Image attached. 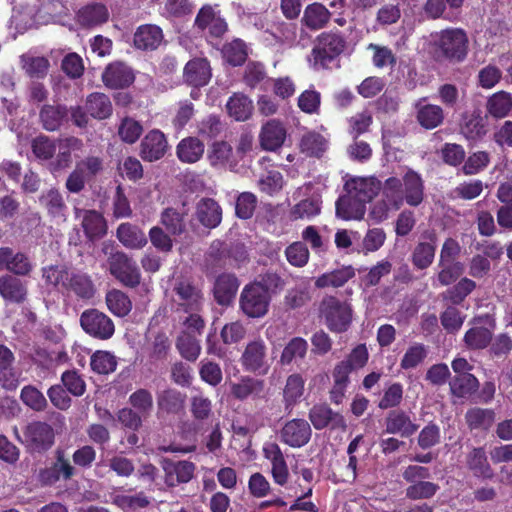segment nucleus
Returning <instances> with one entry per match:
<instances>
[{
  "label": "nucleus",
  "instance_id": "64",
  "mask_svg": "<svg viewBox=\"0 0 512 512\" xmlns=\"http://www.w3.org/2000/svg\"><path fill=\"white\" fill-rule=\"evenodd\" d=\"M257 198L251 192L241 193L236 200V215L242 219H248L256 208Z\"/></svg>",
  "mask_w": 512,
  "mask_h": 512
},
{
  "label": "nucleus",
  "instance_id": "37",
  "mask_svg": "<svg viewBox=\"0 0 512 512\" xmlns=\"http://www.w3.org/2000/svg\"><path fill=\"white\" fill-rule=\"evenodd\" d=\"M486 110L494 118H505L512 110V95L506 91L492 94L487 99Z\"/></svg>",
  "mask_w": 512,
  "mask_h": 512
},
{
  "label": "nucleus",
  "instance_id": "33",
  "mask_svg": "<svg viewBox=\"0 0 512 512\" xmlns=\"http://www.w3.org/2000/svg\"><path fill=\"white\" fill-rule=\"evenodd\" d=\"M305 392V379L299 373L289 375L283 388V402L285 407L291 408L302 399Z\"/></svg>",
  "mask_w": 512,
  "mask_h": 512
},
{
  "label": "nucleus",
  "instance_id": "56",
  "mask_svg": "<svg viewBox=\"0 0 512 512\" xmlns=\"http://www.w3.org/2000/svg\"><path fill=\"white\" fill-rule=\"evenodd\" d=\"M440 271L438 272L436 282L441 286H447L453 283L461 276L464 271L462 263L439 262Z\"/></svg>",
  "mask_w": 512,
  "mask_h": 512
},
{
  "label": "nucleus",
  "instance_id": "9",
  "mask_svg": "<svg viewBox=\"0 0 512 512\" xmlns=\"http://www.w3.org/2000/svg\"><path fill=\"white\" fill-rule=\"evenodd\" d=\"M345 48V40L339 33L324 32L317 37V45L312 51L314 65L323 67L340 55Z\"/></svg>",
  "mask_w": 512,
  "mask_h": 512
},
{
  "label": "nucleus",
  "instance_id": "54",
  "mask_svg": "<svg viewBox=\"0 0 512 512\" xmlns=\"http://www.w3.org/2000/svg\"><path fill=\"white\" fill-rule=\"evenodd\" d=\"M160 222L172 235H180L185 230L183 216L173 208H166L161 213Z\"/></svg>",
  "mask_w": 512,
  "mask_h": 512
},
{
  "label": "nucleus",
  "instance_id": "50",
  "mask_svg": "<svg viewBox=\"0 0 512 512\" xmlns=\"http://www.w3.org/2000/svg\"><path fill=\"white\" fill-rule=\"evenodd\" d=\"M66 287L70 288L81 298H91L94 295V286L87 275L70 274Z\"/></svg>",
  "mask_w": 512,
  "mask_h": 512
},
{
  "label": "nucleus",
  "instance_id": "59",
  "mask_svg": "<svg viewBox=\"0 0 512 512\" xmlns=\"http://www.w3.org/2000/svg\"><path fill=\"white\" fill-rule=\"evenodd\" d=\"M142 132L143 128L141 124L132 118L123 119L118 128V134L121 140L128 144L135 143L141 136Z\"/></svg>",
  "mask_w": 512,
  "mask_h": 512
},
{
  "label": "nucleus",
  "instance_id": "1",
  "mask_svg": "<svg viewBox=\"0 0 512 512\" xmlns=\"http://www.w3.org/2000/svg\"><path fill=\"white\" fill-rule=\"evenodd\" d=\"M383 194L386 200L374 205L371 214L381 221L389 210H397L403 200L410 206H418L423 201L424 185L420 175L412 170L405 173L403 184L400 179L391 177L385 181Z\"/></svg>",
  "mask_w": 512,
  "mask_h": 512
},
{
  "label": "nucleus",
  "instance_id": "43",
  "mask_svg": "<svg viewBox=\"0 0 512 512\" xmlns=\"http://www.w3.org/2000/svg\"><path fill=\"white\" fill-rule=\"evenodd\" d=\"M232 147L224 142H214L208 149L207 159L212 167L225 168L232 158Z\"/></svg>",
  "mask_w": 512,
  "mask_h": 512
},
{
  "label": "nucleus",
  "instance_id": "20",
  "mask_svg": "<svg viewBox=\"0 0 512 512\" xmlns=\"http://www.w3.org/2000/svg\"><path fill=\"white\" fill-rule=\"evenodd\" d=\"M195 468L194 463L189 461H166L163 465L165 483L169 487H175L178 484L187 483L193 478Z\"/></svg>",
  "mask_w": 512,
  "mask_h": 512
},
{
  "label": "nucleus",
  "instance_id": "17",
  "mask_svg": "<svg viewBox=\"0 0 512 512\" xmlns=\"http://www.w3.org/2000/svg\"><path fill=\"white\" fill-rule=\"evenodd\" d=\"M167 149L165 135L160 130H151L141 142L140 155L144 160L152 162L162 158Z\"/></svg>",
  "mask_w": 512,
  "mask_h": 512
},
{
  "label": "nucleus",
  "instance_id": "35",
  "mask_svg": "<svg viewBox=\"0 0 512 512\" xmlns=\"http://www.w3.org/2000/svg\"><path fill=\"white\" fill-rule=\"evenodd\" d=\"M40 204L44 206L49 215L58 221H66L67 206L61 193L56 189H50L39 198Z\"/></svg>",
  "mask_w": 512,
  "mask_h": 512
},
{
  "label": "nucleus",
  "instance_id": "34",
  "mask_svg": "<svg viewBox=\"0 0 512 512\" xmlns=\"http://www.w3.org/2000/svg\"><path fill=\"white\" fill-rule=\"evenodd\" d=\"M226 108L229 116L236 121L248 120L254 110L252 100L242 93H234L227 101Z\"/></svg>",
  "mask_w": 512,
  "mask_h": 512
},
{
  "label": "nucleus",
  "instance_id": "42",
  "mask_svg": "<svg viewBox=\"0 0 512 512\" xmlns=\"http://www.w3.org/2000/svg\"><path fill=\"white\" fill-rule=\"evenodd\" d=\"M417 107V119L421 126L426 129H433L443 121V110L441 107L432 104L421 105L419 101Z\"/></svg>",
  "mask_w": 512,
  "mask_h": 512
},
{
  "label": "nucleus",
  "instance_id": "48",
  "mask_svg": "<svg viewBox=\"0 0 512 512\" xmlns=\"http://www.w3.org/2000/svg\"><path fill=\"white\" fill-rule=\"evenodd\" d=\"M65 116L66 110L61 106L46 105L40 112L43 127L48 131L57 130Z\"/></svg>",
  "mask_w": 512,
  "mask_h": 512
},
{
  "label": "nucleus",
  "instance_id": "19",
  "mask_svg": "<svg viewBox=\"0 0 512 512\" xmlns=\"http://www.w3.org/2000/svg\"><path fill=\"white\" fill-rule=\"evenodd\" d=\"M476 321L477 323L484 321L487 326L475 325L470 328L464 335V342L470 349H483L492 339L494 324L489 316L478 318Z\"/></svg>",
  "mask_w": 512,
  "mask_h": 512
},
{
  "label": "nucleus",
  "instance_id": "47",
  "mask_svg": "<svg viewBox=\"0 0 512 512\" xmlns=\"http://www.w3.org/2000/svg\"><path fill=\"white\" fill-rule=\"evenodd\" d=\"M92 370L98 374H109L115 371L116 357L108 351H96L90 360Z\"/></svg>",
  "mask_w": 512,
  "mask_h": 512
},
{
  "label": "nucleus",
  "instance_id": "8",
  "mask_svg": "<svg viewBox=\"0 0 512 512\" xmlns=\"http://www.w3.org/2000/svg\"><path fill=\"white\" fill-rule=\"evenodd\" d=\"M110 273L123 285L135 287L140 283V270L134 260L123 252H116L108 259Z\"/></svg>",
  "mask_w": 512,
  "mask_h": 512
},
{
  "label": "nucleus",
  "instance_id": "24",
  "mask_svg": "<svg viewBox=\"0 0 512 512\" xmlns=\"http://www.w3.org/2000/svg\"><path fill=\"white\" fill-rule=\"evenodd\" d=\"M162 29L154 24H145L137 28L134 34V45L142 50L157 49L163 42Z\"/></svg>",
  "mask_w": 512,
  "mask_h": 512
},
{
  "label": "nucleus",
  "instance_id": "21",
  "mask_svg": "<svg viewBox=\"0 0 512 512\" xmlns=\"http://www.w3.org/2000/svg\"><path fill=\"white\" fill-rule=\"evenodd\" d=\"M75 214L77 218H82V228L90 240L101 238L107 233V223L99 212L75 208Z\"/></svg>",
  "mask_w": 512,
  "mask_h": 512
},
{
  "label": "nucleus",
  "instance_id": "49",
  "mask_svg": "<svg viewBox=\"0 0 512 512\" xmlns=\"http://www.w3.org/2000/svg\"><path fill=\"white\" fill-rule=\"evenodd\" d=\"M308 344L306 340L295 337L284 347L280 362L284 365L290 364L296 359H302L307 353Z\"/></svg>",
  "mask_w": 512,
  "mask_h": 512
},
{
  "label": "nucleus",
  "instance_id": "41",
  "mask_svg": "<svg viewBox=\"0 0 512 512\" xmlns=\"http://www.w3.org/2000/svg\"><path fill=\"white\" fill-rule=\"evenodd\" d=\"M109 19V12L102 4H93L83 7L78 12V21L84 26H96Z\"/></svg>",
  "mask_w": 512,
  "mask_h": 512
},
{
  "label": "nucleus",
  "instance_id": "45",
  "mask_svg": "<svg viewBox=\"0 0 512 512\" xmlns=\"http://www.w3.org/2000/svg\"><path fill=\"white\" fill-rule=\"evenodd\" d=\"M478 387L479 382L477 378L470 373L457 375L450 382L451 392L457 397H467L474 393Z\"/></svg>",
  "mask_w": 512,
  "mask_h": 512
},
{
  "label": "nucleus",
  "instance_id": "15",
  "mask_svg": "<svg viewBox=\"0 0 512 512\" xmlns=\"http://www.w3.org/2000/svg\"><path fill=\"white\" fill-rule=\"evenodd\" d=\"M30 258L9 247L0 248V271H9L15 275L26 276L33 270Z\"/></svg>",
  "mask_w": 512,
  "mask_h": 512
},
{
  "label": "nucleus",
  "instance_id": "16",
  "mask_svg": "<svg viewBox=\"0 0 512 512\" xmlns=\"http://www.w3.org/2000/svg\"><path fill=\"white\" fill-rule=\"evenodd\" d=\"M174 301L185 311H199L203 296L196 287L192 286L188 281H179L174 287Z\"/></svg>",
  "mask_w": 512,
  "mask_h": 512
},
{
  "label": "nucleus",
  "instance_id": "44",
  "mask_svg": "<svg viewBox=\"0 0 512 512\" xmlns=\"http://www.w3.org/2000/svg\"><path fill=\"white\" fill-rule=\"evenodd\" d=\"M106 304L111 313L118 317H124L132 309L129 297L120 290H111L106 295Z\"/></svg>",
  "mask_w": 512,
  "mask_h": 512
},
{
  "label": "nucleus",
  "instance_id": "3",
  "mask_svg": "<svg viewBox=\"0 0 512 512\" xmlns=\"http://www.w3.org/2000/svg\"><path fill=\"white\" fill-rule=\"evenodd\" d=\"M271 295L268 288L259 281L244 286L240 294L239 306L249 318H262L269 310Z\"/></svg>",
  "mask_w": 512,
  "mask_h": 512
},
{
  "label": "nucleus",
  "instance_id": "13",
  "mask_svg": "<svg viewBox=\"0 0 512 512\" xmlns=\"http://www.w3.org/2000/svg\"><path fill=\"white\" fill-rule=\"evenodd\" d=\"M344 189L346 193L363 203L369 202L379 191L380 182L375 177L347 175Z\"/></svg>",
  "mask_w": 512,
  "mask_h": 512
},
{
  "label": "nucleus",
  "instance_id": "40",
  "mask_svg": "<svg viewBox=\"0 0 512 512\" xmlns=\"http://www.w3.org/2000/svg\"><path fill=\"white\" fill-rule=\"evenodd\" d=\"M354 275H355V272L351 266L342 267L338 270H335V271H332L329 273H325V274L319 276L315 281V285L317 288L341 287L348 280L353 278Z\"/></svg>",
  "mask_w": 512,
  "mask_h": 512
},
{
  "label": "nucleus",
  "instance_id": "14",
  "mask_svg": "<svg viewBox=\"0 0 512 512\" xmlns=\"http://www.w3.org/2000/svg\"><path fill=\"white\" fill-rule=\"evenodd\" d=\"M311 433V427L306 420L292 419L282 427L280 439L290 447L300 448L309 442Z\"/></svg>",
  "mask_w": 512,
  "mask_h": 512
},
{
  "label": "nucleus",
  "instance_id": "46",
  "mask_svg": "<svg viewBox=\"0 0 512 512\" xmlns=\"http://www.w3.org/2000/svg\"><path fill=\"white\" fill-rule=\"evenodd\" d=\"M436 247L430 242H420L416 245L412 253V263L417 269L428 268L435 257Z\"/></svg>",
  "mask_w": 512,
  "mask_h": 512
},
{
  "label": "nucleus",
  "instance_id": "18",
  "mask_svg": "<svg viewBox=\"0 0 512 512\" xmlns=\"http://www.w3.org/2000/svg\"><path fill=\"white\" fill-rule=\"evenodd\" d=\"M132 69L123 62L109 64L102 74L104 84L109 88H123L134 81Z\"/></svg>",
  "mask_w": 512,
  "mask_h": 512
},
{
  "label": "nucleus",
  "instance_id": "62",
  "mask_svg": "<svg viewBox=\"0 0 512 512\" xmlns=\"http://www.w3.org/2000/svg\"><path fill=\"white\" fill-rule=\"evenodd\" d=\"M484 184L479 179H473L460 183L453 191L455 197L472 200L477 198L483 191Z\"/></svg>",
  "mask_w": 512,
  "mask_h": 512
},
{
  "label": "nucleus",
  "instance_id": "53",
  "mask_svg": "<svg viewBox=\"0 0 512 512\" xmlns=\"http://www.w3.org/2000/svg\"><path fill=\"white\" fill-rule=\"evenodd\" d=\"M132 408L142 417L147 416L153 408L152 394L146 389H138L129 397Z\"/></svg>",
  "mask_w": 512,
  "mask_h": 512
},
{
  "label": "nucleus",
  "instance_id": "2",
  "mask_svg": "<svg viewBox=\"0 0 512 512\" xmlns=\"http://www.w3.org/2000/svg\"><path fill=\"white\" fill-rule=\"evenodd\" d=\"M430 43L439 55L460 62L468 53V36L461 28H448L430 36Z\"/></svg>",
  "mask_w": 512,
  "mask_h": 512
},
{
  "label": "nucleus",
  "instance_id": "7",
  "mask_svg": "<svg viewBox=\"0 0 512 512\" xmlns=\"http://www.w3.org/2000/svg\"><path fill=\"white\" fill-rule=\"evenodd\" d=\"M63 10L59 0H23L20 13L36 24H46L61 15Z\"/></svg>",
  "mask_w": 512,
  "mask_h": 512
},
{
  "label": "nucleus",
  "instance_id": "28",
  "mask_svg": "<svg viewBox=\"0 0 512 512\" xmlns=\"http://www.w3.org/2000/svg\"><path fill=\"white\" fill-rule=\"evenodd\" d=\"M418 429V425L413 423L410 417L404 412L393 411L386 418V432L398 434L402 437L413 435Z\"/></svg>",
  "mask_w": 512,
  "mask_h": 512
},
{
  "label": "nucleus",
  "instance_id": "5",
  "mask_svg": "<svg viewBox=\"0 0 512 512\" xmlns=\"http://www.w3.org/2000/svg\"><path fill=\"white\" fill-rule=\"evenodd\" d=\"M242 368L256 375H266L271 367L268 347L261 338L249 341L240 357Z\"/></svg>",
  "mask_w": 512,
  "mask_h": 512
},
{
  "label": "nucleus",
  "instance_id": "25",
  "mask_svg": "<svg viewBox=\"0 0 512 512\" xmlns=\"http://www.w3.org/2000/svg\"><path fill=\"white\" fill-rule=\"evenodd\" d=\"M196 216L205 227L215 228L221 222L222 210L215 200L203 198L197 203Z\"/></svg>",
  "mask_w": 512,
  "mask_h": 512
},
{
  "label": "nucleus",
  "instance_id": "61",
  "mask_svg": "<svg viewBox=\"0 0 512 512\" xmlns=\"http://www.w3.org/2000/svg\"><path fill=\"white\" fill-rule=\"evenodd\" d=\"M466 420L471 428H488L494 421V413L487 409L473 408L467 412Z\"/></svg>",
  "mask_w": 512,
  "mask_h": 512
},
{
  "label": "nucleus",
  "instance_id": "58",
  "mask_svg": "<svg viewBox=\"0 0 512 512\" xmlns=\"http://www.w3.org/2000/svg\"><path fill=\"white\" fill-rule=\"evenodd\" d=\"M223 56L231 65H241L247 57L245 44L239 39L233 40L224 46Z\"/></svg>",
  "mask_w": 512,
  "mask_h": 512
},
{
  "label": "nucleus",
  "instance_id": "26",
  "mask_svg": "<svg viewBox=\"0 0 512 512\" xmlns=\"http://www.w3.org/2000/svg\"><path fill=\"white\" fill-rule=\"evenodd\" d=\"M204 150L205 145L200 139L197 137H186L178 143L176 154L181 162L193 164L202 158Z\"/></svg>",
  "mask_w": 512,
  "mask_h": 512
},
{
  "label": "nucleus",
  "instance_id": "57",
  "mask_svg": "<svg viewBox=\"0 0 512 512\" xmlns=\"http://www.w3.org/2000/svg\"><path fill=\"white\" fill-rule=\"evenodd\" d=\"M177 348L180 354L187 360L194 361L198 358L201 347L194 335L182 333L177 340Z\"/></svg>",
  "mask_w": 512,
  "mask_h": 512
},
{
  "label": "nucleus",
  "instance_id": "51",
  "mask_svg": "<svg viewBox=\"0 0 512 512\" xmlns=\"http://www.w3.org/2000/svg\"><path fill=\"white\" fill-rule=\"evenodd\" d=\"M285 256L289 264L301 268L308 263L310 253L303 242L296 241L286 248Z\"/></svg>",
  "mask_w": 512,
  "mask_h": 512
},
{
  "label": "nucleus",
  "instance_id": "6",
  "mask_svg": "<svg viewBox=\"0 0 512 512\" xmlns=\"http://www.w3.org/2000/svg\"><path fill=\"white\" fill-rule=\"evenodd\" d=\"M14 434L29 450L41 452L49 449L54 443L53 428L44 422H33L28 424L23 432V438L14 428Z\"/></svg>",
  "mask_w": 512,
  "mask_h": 512
},
{
  "label": "nucleus",
  "instance_id": "22",
  "mask_svg": "<svg viewBox=\"0 0 512 512\" xmlns=\"http://www.w3.org/2000/svg\"><path fill=\"white\" fill-rule=\"evenodd\" d=\"M83 147L82 140L76 137H68L61 139L56 144L58 153L54 161L50 163V170L57 172L70 166L72 162V153L81 150Z\"/></svg>",
  "mask_w": 512,
  "mask_h": 512
},
{
  "label": "nucleus",
  "instance_id": "63",
  "mask_svg": "<svg viewBox=\"0 0 512 512\" xmlns=\"http://www.w3.org/2000/svg\"><path fill=\"white\" fill-rule=\"evenodd\" d=\"M489 162V154L484 151H478L468 157L462 169L464 174L474 175L485 169Z\"/></svg>",
  "mask_w": 512,
  "mask_h": 512
},
{
  "label": "nucleus",
  "instance_id": "27",
  "mask_svg": "<svg viewBox=\"0 0 512 512\" xmlns=\"http://www.w3.org/2000/svg\"><path fill=\"white\" fill-rule=\"evenodd\" d=\"M117 238L129 249H142L147 244L144 231L131 223H122L117 228Z\"/></svg>",
  "mask_w": 512,
  "mask_h": 512
},
{
  "label": "nucleus",
  "instance_id": "32",
  "mask_svg": "<svg viewBox=\"0 0 512 512\" xmlns=\"http://www.w3.org/2000/svg\"><path fill=\"white\" fill-rule=\"evenodd\" d=\"M365 214V203L355 200L348 193L336 202V215L343 220H360Z\"/></svg>",
  "mask_w": 512,
  "mask_h": 512
},
{
  "label": "nucleus",
  "instance_id": "55",
  "mask_svg": "<svg viewBox=\"0 0 512 512\" xmlns=\"http://www.w3.org/2000/svg\"><path fill=\"white\" fill-rule=\"evenodd\" d=\"M22 68L31 77L40 78L47 74L49 61L44 57L21 56Z\"/></svg>",
  "mask_w": 512,
  "mask_h": 512
},
{
  "label": "nucleus",
  "instance_id": "29",
  "mask_svg": "<svg viewBox=\"0 0 512 512\" xmlns=\"http://www.w3.org/2000/svg\"><path fill=\"white\" fill-rule=\"evenodd\" d=\"M328 146V137L314 131L304 134L298 144L300 152L309 157H320Z\"/></svg>",
  "mask_w": 512,
  "mask_h": 512
},
{
  "label": "nucleus",
  "instance_id": "12",
  "mask_svg": "<svg viewBox=\"0 0 512 512\" xmlns=\"http://www.w3.org/2000/svg\"><path fill=\"white\" fill-rule=\"evenodd\" d=\"M195 26L210 37L219 38L227 31V23L221 17L217 6H203L195 19Z\"/></svg>",
  "mask_w": 512,
  "mask_h": 512
},
{
  "label": "nucleus",
  "instance_id": "4",
  "mask_svg": "<svg viewBox=\"0 0 512 512\" xmlns=\"http://www.w3.org/2000/svg\"><path fill=\"white\" fill-rule=\"evenodd\" d=\"M320 315L331 331L341 333L349 328L353 311L349 303L342 302L335 297H327L321 302Z\"/></svg>",
  "mask_w": 512,
  "mask_h": 512
},
{
  "label": "nucleus",
  "instance_id": "30",
  "mask_svg": "<svg viewBox=\"0 0 512 512\" xmlns=\"http://www.w3.org/2000/svg\"><path fill=\"white\" fill-rule=\"evenodd\" d=\"M331 15V12L323 4L314 2L306 6L302 23L311 30H320L328 24Z\"/></svg>",
  "mask_w": 512,
  "mask_h": 512
},
{
  "label": "nucleus",
  "instance_id": "52",
  "mask_svg": "<svg viewBox=\"0 0 512 512\" xmlns=\"http://www.w3.org/2000/svg\"><path fill=\"white\" fill-rule=\"evenodd\" d=\"M320 203L316 198L301 200L290 211V216L294 220L310 219L320 213Z\"/></svg>",
  "mask_w": 512,
  "mask_h": 512
},
{
  "label": "nucleus",
  "instance_id": "31",
  "mask_svg": "<svg viewBox=\"0 0 512 512\" xmlns=\"http://www.w3.org/2000/svg\"><path fill=\"white\" fill-rule=\"evenodd\" d=\"M0 295L6 301L21 303L26 299L27 288L18 278L3 275L0 277Z\"/></svg>",
  "mask_w": 512,
  "mask_h": 512
},
{
  "label": "nucleus",
  "instance_id": "23",
  "mask_svg": "<svg viewBox=\"0 0 512 512\" xmlns=\"http://www.w3.org/2000/svg\"><path fill=\"white\" fill-rule=\"evenodd\" d=\"M211 68L204 58L190 60L184 67V80L191 86H205L211 78Z\"/></svg>",
  "mask_w": 512,
  "mask_h": 512
},
{
  "label": "nucleus",
  "instance_id": "36",
  "mask_svg": "<svg viewBox=\"0 0 512 512\" xmlns=\"http://www.w3.org/2000/svg\"><path fill=\"white\" fill-rule=\"evenodd\" d=\"M239 287V282L234 275H220L215 282L214 295L217 302L226 305L234 298Z\"/></svg>",
  "mask_w": 512,
  "mask_h": 512
},
{
  "label": "nucleus",
  "instance_id": "60",
  "mask_svg": "<svg viewBox=\"0 0 512 512\" xmlns=\"http://www.w3.org/2000/svg\"><path fill=\"white\" fill-rule=\"evenodd\" d=\"M461 129L468 139H477L486 133L484 119L479 114L466 117Z\"/></svg>",
  "mask_w": 512,
  "mask_h": 512
},
{
  "label": "nucleus",
  "instance_id": "38",
  "mask_svg": "<svg viewBox=\"0 0 512 512\" xmlns=\"http://www.w3.org/2000/svg\"><path fill=\"white\" fill-rule=\"evenodd\" d=\"M86 110L95 119H106L112 114V103L103 93H92L87 97Z\"/></svg>",
  "mask_w": 512,
  "mask_h": 512
},
{
  "label": "nucleus",
  "instance_id": "10",
  "mask_svg": "<svg viewBox=\"0 0 512 512\" xmlns=\"http://www.w3.org/2000/svg\"><path fill=\"white\" fill-rule=\"evenodd\" d=\"M80 324L87 334L101 340L111 338L115 331L113 321L105 313L96 309L84 311L80 317Z\"/></svg>",
  "mask_w": 512,
  "mask_h": 512
},
{
  "label": "nucleus",
  "instance_id": "11",
  "mask_svg": "<svg viewBox=\"0 0 512 512\" xmlns=\"http://www.w3.org/2000/svg\"><path fill=\"white\" fill-rule=\"evenodd\" d=\"M287 138V129L278 119L265 121L258 134L260 147L265 151L275 152L280 149Z\"/></svg>",
  "mask_w": 512,
  "mask_h": 512
},
{
  "label": "nucleus",
  "instance_id": "39",
  "mask_svg": "<svg viewBox=\"0 0 512 512\" xmlns=\"http://www.w3.org/2000/svg\"><path fill=\"white\" fill-rule=\"evenodd\" d=\"M264 389V381L249 376L242 377L238 383L231 385L232 395L240 400L249 396H258Z\"/></svg>",
  "mask_w": 512,
  "mask_h": 512
}]
</instances>
